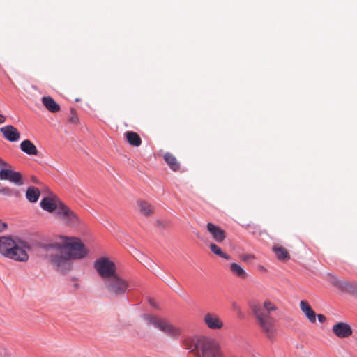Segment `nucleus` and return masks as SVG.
Returning a JSON list of instances; mask_svg holds the SVG:
<instances>
[{
    "instance_id": "nucleus-1",
    "label": "nucleus",
    "mask_w": 357,
    "mask_h": 357,
    "mask_svg": "<svg viewBox=\"0 0 357 357\" xmlns=\"http://www.w3.org/2000/svg\"><path fill=\"white\" fill-rule=\"evenodd\" d=\"M42 248L45 258L62 272L70 270V261L82 259L89 253L79 238L65 236Z\"/></svg>"
},
{
    "instance_id": "nucleus-2",
    "label": "nucleus",
    "mask_w": 357,
    "mask_h": 357,
    "mask_svg": "<svg viewBox=\"0 0 357 357\" xmlns=\"http://www.w3.org/2000/svg\"><path fill=\"white\" fill-rule=\"evenodd\" d=\"M31 245L27 241L17 236H0V254L4 257L18 262H27L29 259L28 252Z\"/></svg>"
},
{
    "instance_id": "nucleus-3",
    "label": "nucleus",
    "mask_w": 357,
    "mask_h": 357,
    "mask_svg": "<svg viewBox=\"0 0 357 357\" xmlns=\"http://www.w3.org/2000/svg\"><path fill=\"white\" fill-rule=\"evenodd\" d=\"M275 304L269 300H266L262 304L255 305L252 311L261 333L270 341L275 340L277 329L275 319L271 316V312L278 310Z\"/></svg>"
},
{
    "instance_id": "nucleus-4",
    "label": "nucleus",
    "mask_w": 357,
    "mask_h": 357,
    "mask_svg": "<svg viewBox=\"0 0 357 357\" xmlns=\"http://www.w3.org/2000/svg\"><path fill=\"white\" fill-rule=\"evenodd\" d=\"M197 357H223L219 344L213 338L203 336L196 340L194 347Z\"/></svg>"
},
{
    "instance_id": "nucleus-5",
    "label": "nucleus",
    "mask_w": 357,
    "mask_h": 357,
    "mask_svg": "<svg viewBox=\"0 0 357 357\" xmlns=\"http://www.w3.org/2000/svg\"><path fill=\"white\" fill-rule=\"evenodd\" d=\"M103 283L108 293L115 296L123 295L128 291L136 287L134 280H127L117 273L108 278Z\"/></svg>"
},
{
    "instance_id": "nucleus-6",
    "label": "nucleus",
    "mask_w": 357,
    "mask_h": 357,
    "mask_svg": "<svg viewBox=\"0 0 357 357\" xmlns=\"http://www.w3.org/2000/svg\"><path fill=\"white\" fill-rule=\"evenodd\" d=\"M142 318L148 325L154 326L172 337L176 338L181 333L180 328L173 326L164 318L147 314H143Z\"/></svg>"
},
{
    "instance_id": "nucleus-7",
    "label": "nucleus",
    "mask_w": 357,
    "mask_h": 357,
    "mask_svg": "<svg viewBox=\"0 0 357 357\" xmlns=\"http://www.w3.org/2000/svg\"><path fill=\"white\" fill-rule=\"evenodd\" d=\"M94 268L102 279L103 282L116 274L115 264L108 257H100L94 262Z\"/></svg>"
},
{
    "instance_id": "nucleus-8",
    "label": "nucleus",
    "mask_w": 357,
    "mask_h": 357,
    "mask_svg": "<svg viewBox=\"0 0 357 357\" xmlns=\"http://www.w3.org/2000/svg\"><path fill=\"white\" fill-rule=\"evenodd\" d=\"M56 215L67 226L77 227L81 222L77 214L65 204H60Z\"/></svg>"
},
{
    "instance_id": "nucleus-9",
    "label": "nucleus",
    "mask_w": 357,
    "mask_h": 357,
    "mask_svg": "<svg viewBox=\"0 0 357 357\" xmlns=\"http://www.w3.org/2000/svg\"><path fill=\"white\" fill-rule=\"evenodd\" d=\"M0 180H7L17 185L23 184L22 174L11 169L10 165L1 158H0Z\"/></svg>"
},
{
    "instance_id": "nucleus-10",
    "label": "nucleus",
    "mask_w": 357,
    "mask_h": 357,
    "mask_svg": "<svg viewBox=\"0 0 357 357\" xmlns=\"http://www.w3.org/2000/svg\"><path fill=\"white\" fill-rule=\"evenodd\" d=\"M203 321L205 325L211 330H219L224 326L222 320L214 312H207L205 314Z\"/></svg>"
},
{
    "instance_id": "nucleus-11",
    "label": "nucleus",
    "mask_w": 357,
    "mask_h": 357,
    "mask_svg": "<svg viewBox=\"0 0 357 357\" xmlns=\"http://www.w3.org/2000/svg\"><path fill=\"white\" fill-rule=\"evenodd\" d=\"M333 333L340 338H347L352 335L351 327L347 323L338 322L333 326Z\"/></svg>"
},
{
    "instance_id": "nucleus-12",
    "label": "nucleus",
    "mask_w": 357,
    "mask_h": 357,
    "mask_svg": "<svg viewBox=\"0 0 357 357\" xmlns=\"http://www.w3.org/2000/svg\"><path fill=\"white\" fill-rule=\"evenodd\" d=\"M3 137L9 142H17L20 138V133L13 126L8 125L0 128Z\"/></svg>"
},
{
    "instance_id": "nucleus-13",
    "label": "nucleus",
    "mask_w": 357,
    "mask_h": 357,
    "mask_svg": "<svg viewBox=\"0 0 357 357\" xmlns=\"http://www.w3.org/2000/svg\"><path fill=\"white\" fill-rule=\"evenodd\" d=\"M60 204H63L59 201L56 197H44L40 202V206L45 211L48 212L58 211Z\"/></svg>"
},
{
    "instance_id": "nucleus-14",
    "label": "nucleus",
    "mask_w": 357,
    "mask_h": 357,
    "mask_svg": "<svg viewBox=\"0 0 357 357\" xmlns=\"http://www.w3.org/2000/svg\"><path fill=\"white\" fill-rule=\"evenodd\" d=\"M207 229L210 234L211 235L212 238L217 243H222L225 241L226 238V234L225 230H223L220 227L215 225L213 223H208L206 225Z\"/></svg>"
},
{
    "instance_id": "nucleus-15",
    "label": "nucleus",
    "mask_w": 357,
    "mask_h": 357,
    "mask_svg": "<svg viewBox=\"0 0 357 357\" xmlns=\"http://www.w3.org/2000/svg\"><path fill=\"white\" fill-rule=\"evenodd\" d=\"M301 312L304 314L307 320L314 324L316 322L317 314L312 307L310 305L308 301L302 300L299 304Z\"/></svg>"
},
{
    "instance_id": "nucleus-16",
    "label": "nucleus",
    "mask_w": 357,
    "mask_h": 357,
    "mask_svg": "<svg viewBox=\"0 0 357 357\" xmlns=\"http://www.w3.org/2000/svg\"><path fill=\"white\" fill-rule=\"evenodd\" d=\"M335 286L344 292L357 295V285L346 280H337Z\"/></svg>"
},
{
    "instance_id": "nucleus-17",
    "label": "nucleus",
    "mask_w": 357,
    "mask_h": 357,
    "mask_svg": "<svg viewBox=\"0 0 357 357\" xmlns=\"http://www.w3.org/2000/svg\"><path fill=\"white\" fill-rule=\"evenodd\" d=\"M137 206L139 213L145 217L151 216L154 213L153 206L148 202L144 200H138Z\"/></svg>"
},
{
    "instance_id": "nucleus-18",
    "label": "nucleus",
    "mask_w": 357,
    "mask_h": 357,
    "mask_svg": "<svg viewBox=\"0 0 357 357\" xmlns=\"http://www.w3.org/2000/svg\"><path fill=\"white\" fill-rule=\"evenodd\" d=\"M20 149L24 153L30 155H37L38 153L37 147L29 139H25L21 142Z\"/></svg>"
},
{
    "instance_id": "nucleus-19",
    "label": "nucleus",
    "mask_w": 357,
    "mask_h": 357,
    "mask_svg": "<svg viewBox=\"0 0 357 357\" xmlns=\"http://www.w3.org/2000/svg\"><path fill=\"white\" fill-rule=\"evenodd\" d=\"M42 103L48 111L52 113L57 112L61 109L59 105L50 96L43 97Z\"/></svg>"
},
{
    "instance_id": "nucleus-20",
    "label": "nucleus",
    "mask_w": 357,
    "mask_h": 357,
    "mask_svg": "<svg viewBox=\"0 0 357 357\" xmlns=\"http://www.w3.org/2000/svg\"><path fill=\"white\" fill-rule=\"evenodd\" d=\"M124 136L128 144L132 146L138 147L142 144L141 137L135 132L127 131L124 133Z\"/></svg>"
},
{
    "instance_id": "nucleus-21",
    "label": "nucleus",
    "mask_w": 357,
    "mask_h": 357,
    "mask_svg": "<svg viewBox=\"0 0 357 357\" xmlns=\"http://www.w3.org/2000/svg\"><path fill=\"white\" fill-rule=\"evenodd\" d=\"M272 250L275 252L277 258L280 261L288 260L290 258V255L287 249L280 245H273Z\"/></svg>"
},
{
    "instance_id": "nucleus-22",
    "label": "nucleus",
    "mask_w": 357,
    "mask_h": 357,
    "mask_svg": "<svg viewBox=\"0 0 357 357\" xmlns=\"http://www.w3.org/2000/svg\"><path fill=\"white\" fill-rule=\"evenodd\" d=\"M164 160L172 170L176 172L180 169V163L172 153H166L164 155Z\"/></svg>"
},
{
    "instance_id": "nucleus-23",
    "label": "nucleus",
    "mask_w": 357,
    "mask_h": 357,
    "mask_svg": "<svg viewBox=\"0 0 357 357\" xmlns=\"http://www.w3.org/2000/svg\"><path fill=\"white\" fill-rule=\"evenodd\" d=\"M229 269L233 275L241 279H245L248 276L246 271L236 263H231Z\"/></svg>"
},
{
    "instance_id": "nucleus-24",
    "label": "nucleus",
    "mask_w": 357,
    "mask_h": 357,
    "mask_svg": "<svg viewBox=\"0 0 357 357\" xmlns=\"http://www.w3.org/2000/svg\"><path fill=\"white\" fill-rule=\"evenodd\" d=\"M40 192L37 188L29 187L26 192V197L31 202H36L40 197Z\"/></svg>"
},
{
    "instance_id": "nucleus-25",
    "label": "nucleus",
    "mask_w": 357,
    "mask_h": 357,
    "mask_svg": "<svg viewBox=\"0 0 357 357\" xmlns=\"http://www.w3.org/2000/svg\"><path fill=\"white\" fill-rule=\"evenodd\" d=\"M209 247H210V250H211V252H213L214 254H215L216 255H218L222 258H224L225 259H227V260L231 259L230 255L223 252L222 251L221 248L219 246H218L216 244L211 243Z\"/></svg>"
},
{
    "instance_id": "nucleus-26",
    "label": "nucleus",
    "mask_w": 357,
    "mask_h": 357,
    "mask_svg": "<svg viewBox=\"0 0 357 357\" xmlns=\"http://www.w3.org/2000/svg\"><path fill=\"white\" fill-rule=\"evenodd\" d=\"M184 344L185 349L190 351V352H194L195 354V349H194V347L196 344V340L193 339H186L184 341Z\"/></svg>"
},
{
    "instance_id": "nucleus-27",
    "label": "nucleus",
    "mask_w": 357,
    "mask_h": 357,
    "mask_svg": "<svg viewBox=\"0 0 357 357\" xmlns=\"http://www.w3.org/2000/svg\"><path fill=\"white\" fill-rule=\"evenodd\" d=\"M18 192L17 191H13L8 187H3L0 188V195H6V196H11L13 195H17Z\"/></svg>"
},
{
    "instance_id": "nucleus-28",
    "label": "nucleus",
    "mask_w": 357,
    "mask_h": 357,
    "mask_svg": "<svg viewBox=\"0 0 357 357\" xmlns=\"http://www.w3.org/2000/svg\"><path fill=\"white\" fill-rule=\"evenodd\" d=\"M232 308L234 311H236L238 314V317L240 318L244 317V314L241 311L240 306L235 302L232 303Z\"/></svg>"
},
{
    "instance_id": "nucleus-29",
    "label": "nucleus",
    "mask_w": 357,
    "mask_h": 357,
    "mask_svg": "<svg viewBox=\"0 0 357 357\" xmlns=\"http://www.w3.org/2000/svg\"><path fill=\"white\" fill-rule=\"evenodd\" d=\"M241 259L243 260V261H248L249 260H252L253 259H255V256L253 255H250V254H245V255H241Z\"/></svg>"
},
{
    "instance_id": "nucleus-30",
    "label": "nucleus",
    "mask_w": 357,
    "mask_h": 357,
    "mask_svg": "<svg viewBox=\"0 0 357 357\" xmlns=\"http://www.w3.org/2000/svg\"><path fill=\"white\" fill-rule=\"evenodd\" d=\"M317 317L318 321L320 323H324L326 321V316L322 314H319L317 315Z\"/></svg>"
},
{
    "instance_id": "nucleus-31",
    "label": "nucleus",
    "mask_w": 357,
    "mask_h": 357,
    "mask_svg": "<svg viewBox=\"0 0 357 357\" xmlns=\"http://www.w3.org/2000/svg\"><path fill=\"white\" fill-rule=\"evenodd\" d=\"M6 228H7V224L2 222L0 220V232L3 231L4 230L6 229Z\"/></svg>"
},
{
    "instance_id": "nucleus-32",
    "label": "nucleus",
    "mask_w": 357,
    "mask_h": 357,
    "mask_svg": "<svg viewBox=\"0 0 357 357\" xmlns=\"http://www.w3.org/2000/svg\"><path fill=\"white\" fill-rule=\"evenodd\" d=\"M157 225H158V227L165 228L167 225V222H163L162 220H158L157 221Z\"/></svg>"
},
{
    "instance_id": "nucleus-33",
    "label": "nucleus",
    "mask_w": 357,
    "mask_h": 357,
    "mask_svg": "<svg viewBox=\"0 0 357 357\" xmlns=\"http://www.w3.org/2000/svg\"><path fill=\"white\" fill-rule=\"evenodd\" d=\"M6 121V117L0 114V124L3 123Z\"/></svg>"
},
{
    "instance_id": "nucleus-34",
    "label": "nucleus",
    "mask_w": 357,
    "mask_h": 357,
    "mask_svg": "<svg viewBox=\"0 0 357 357\" xmlns=\"http://www.w3.org/2000/svg\"><path fill=\"white\" fill-rule=\"evenodd\" d=\"M149 303H150V304H151L153 307H156V304H155V301H153V300H150V301H149Z\"/></svg>"
},
{
    "instance_id": "nucleus-35",
    "label": "nucleus",
    "mask_w": 357,
    "mask_h": 357,
    "mask_svg": "<svg viewBox=\"0 0 357 357\" xmlns=\"http://www.w3.org/2000/svg\"><path fill=\"white\" fill-rule=\"evenodd\" d=\"M70 121H71L72 122H73V123H76V122H77V117H72V118H71V119H70Z\"/></svg>"
}]
</instances>
